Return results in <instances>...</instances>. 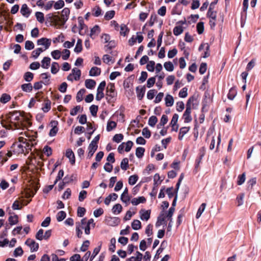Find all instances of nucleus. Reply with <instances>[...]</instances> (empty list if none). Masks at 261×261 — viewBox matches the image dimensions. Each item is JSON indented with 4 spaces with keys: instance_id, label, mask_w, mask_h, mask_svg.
Masks as SVG:
<instances>
[{
    "instance_id": "1",
    "label": "nucleus",
    "mask_w": 261,
    "mask_h": 261,
    "mask_svg": "<svg viewBox=\"0 0 261 261\" xmlns=\"http://www.w3.org/2000/svg\"><path fill=\"white\" fill-rule=\"evenodd\" d=\"M3 127L13 128L18 131L17 140L22 146H28V151L36 144L37 133L30 132L28 128L31 123L29 118L19 112L14 111L7 115L1 122Z\"/></svg>"
},
{
    "instance_id": "2",
    "label": "nucleus",
    "mask_w": 261,
    "mask_h": 261,
    "mask_svg": "<svg viewBox=\"0 0 261 261\" xmlns=\"http://www.w3.org/2000/svg\"><path fill=\"white\" fill-rule=\"evenodd\" d=\"M46 19L50 23V25L57 29L60 28L65 22L59 15L53 13L48 14Z\"/></svg>"
},
{
    "instance_id": "3",
    "label": "nucleus",
    "mask_w": 261,
    "mask_h": 261,
    "mask_svg": "<svg viewBox=\"0 0 261 261\" xmlns=\"http://www.w3.org/2000/svg\"><path fill=\"white\" fill-rule=\"evenodd\" d=\"M175 207H171L167 213L164 212V211H163L160 216L158 217V221L156 223V225L158 226L162 225L163 222L165 221L166 218L171 219L173 215Z\"/></svg>"
},
{
    "instance_id": "4",
    "label": "nucleus",
    "mask_w": 261,
    "mask_h": 261,
    "mask_svg": "<svg viewBox=\"0 0 261 261\" xmlns=\"http://www.w3.org/2000/svg\"><path fill=\"white\" fill-rule=\"evenodd\" d=\"M193 100V98H190L186 104V109L184 112L182 118L184 119V122L188 123H190L192 120V117L191 116V102Z\"/></svg>"
},
{
    "instance_id": "5",
    "label": "nucleus",
    "mask_w": 261,
    "mask_h": 261,
    "mask_svg": "<svg viewBox=\"0 0 261 261\" xmlns=\"http://www.w3.org/2000/svg\"><path fill=\"white\" fill-rule=\"evenodd\" d=\"M101 42L106 44V47L112 48L115 45L114 41L111 40V36L108 34H102L100 36Z\"/></svg>"
},
{
    "instance_id": "6",
    "label": "nucleus",
    "mask_w": 261,
    "mask_h": 261,
    "mask_svg": "<svg viewBox=\"0 0 261 261\" xmlns=\"http://www.w3.org/2000/svg\"><path fill=\"white\" fill-rule=\"evenodd\" d=\"M81 76V71L77 68H73L71 72L67 76V79L68 81L73 82L80 80Z\"/></svg>"
},
{
    "instance_id": "7",
    "label": "nucleus",
    "mask_w": 261,
    "mask_h": 261,
    "mask_svg": "<svg viewBox=\"0 0 261 261\" xmlns=\"http://www.w3.org/2000/svg\"><path fill=\"white\" fill-rule=\"evenodd\" d=\"M133 146V142L131 141H128L126 142H123L118 147V151L119 153H123L124 151L129 152Z\"/></svg>"
},
{
    "instance_id": "8",
    "label": "nucleus",
    "mask_w": 261,
    "mask_h": 261,
    "mask_svg": "<svg viewBox=\"0 0 261 261\" xmlns=\"http://www.w3.org/2000/svg\"><path fill=\"white\" fill-rule=\"evenodd\" d=\"M14 151L17 154H21L28 152V146H22L21 143L18 140L13 144Z\"/></svg>"
},
{
    "instance_id": "9",
    "label": "nucleus",
    "mask_w": 261,
    "mask_h": 261,
    "mask_svg": "<svg viewBox=\"0 0 261 261\" xmlns=\"http://www.w3.org/2000/svg\"><path fill=\"white\" fill-rule=\"evenodd\" d=\"M105 223L111 227H115L118 225L120 223V219L118 217H108L105 220Z\"/></svg>"
},
{
    "instance_id": "10",
    "label": "nucleus",
    "mask_w": 261,
    "mask_h": 261,
    "mask_svg": "<svg viewBox=\"0 0 261 261\" xmlns=\"http://www.w3.org/2000/svg\"><path fill=\"white\" fill-rule=\"evenodd\" d=\"M143 36L141 32H137L136 36H133L128 41V44L130 46H133L135 43L138 42L140 43L143 40Z\"/></svg>"
},
{
    "instance_id": "11",
    "label": "nucleus",
    "mask_w": 261,
    "mask_h": 261,
    "mask_svg": "<svg viewBox=\"0 0 261 261\" xmlns=\"http://www.w3.org/2000/svg\"><path fill=\"white\" fill-rule=\"evenodd\" d=\"M179 116L177 114H174L172 119L170 122V125L171 127L172 132H177L179 128V125L177 124Z\"/></svg>"
},
{
    "instance_id": "12",
    "label": "nucleus",
    "mask_w": 261,
    "mask_h": 261,
    "mask_svg": "<svg viewBox=\"0 0 261 261\" xmlns=\"http://www.w3.org/2000/svg\"><path fill=\"white\" fill-rule=\"evenodd\" d=\"M25 244L30 247L31 252H35L38 250V243L33 239H28L25 242Z\"/></svg>"
},
{
    "instance_id": "13",
    "label": "nucleus",
    "mask_w": 261,
    "mask_h": 261,
    "mask_svg": "<svg viewBox=\"0 0 261 261\" xmlns=\"http://www.w3.org/2000/svg\"><path fill=\"white\" fill-rule=\"evenodd\" d=\"M37 45L44 47V50L47 49L51 45V40L46 38H41L37 40Z\"/></svg>"
},
{
    "instance_id": "14",
    "label": "nucleus",
    "mask_w": 261,
    "mask_h": 261,
    "mask_svg": "<svg viewBox=\"0 0 261 261\" xmlns=\"http://www.w3.org/2000/svg\"><path fill=\"white\" fill-rule=\"evenodd\" d=\"M151 211L141 209L139 211V217L141 220L147 221L150 217Z\"/></svg>"
},
{
    "instance_id": "15",
    "label": "nucleus",
    "mask_w": 261,
    "mask_h": 261,
    "mask_svg": "<svg viewBox=\"0 0 261 261\" xmlns=\"http://www.w3.org/2000/svg\"><path fill=\"white\" fill-rule=\"evenodd\" d=\"M203 50L204 53L202 57L203 58L208 57L210 56V46L207 43H202L200 45L199 50L202 51Z\"/></svg>"
},
{
    "instance_id": "16",
    "label": "nucleus",
    "mask_w": 261,
    "mask_h": 261,
    "mask_svg": "<svg viewBox=\"0 0 261 261\" xmlns=\"http://www.w3.org/2000/svg\"><path fill=\"white\" fill-rule=\"evenodd\" d=\"M65 156L69 159V162L71 165L75 164V160L74 153L71 149L69 148L66 150Z\"/></svg>"
},
{
    "instance_id": "17",
    "label": "nucleus",
    "mask_w": 261,
    "mask_h": 261,
    "mask_svg": "<svg viewBox=\"0 0 261 261\" xmlns=\"http://www.w3.org/2000/svg\"><path fill=\"white\" fill-rule=\"evenodd\" d=\"M97 148L98 145H95L93 143H90L88 147V152L87 154V157L89 158H91L93 156L96 150L97 149Z\"/></svg>"
},
{
    "instance_id": "18",
    "label": "nucleus",
    "mask_w": 261,
    "mask_h": 261,
    "mask_svg": "<svg viewBox=\"0 0 261 261\" xmlns=\"http://www.w3.org/2000/svg\"><path fill=\"white\" fill-rule=\"evenodd\" d=\"M80 225L81 226V228L84 229L85 234L87 235L89 234L90 233L91 226L86 223V219L85 218L81 220Z\"/></svg>"
},
{
    "instance_id": "19",
    "label": "nucleus",
    "mask_w": 261,
    "mask_h": 261,
    "mask_svg": "<svg viewBox=\"0 0 261 261\" xmlns=\"http://www.w3.org/2000/svg\"><path fill=\"white\" fill-rule=\"evenodd\" d=\"M146 198L144 196H139L138 197L133 198L130 202L135 206H136L140 203H144L146 202Z\"/></svg>"
},
{
    "instance_id": "20",
    "label": "nucleus",
    "mask_w": 261,
    "mask_h": 261,
    "mask_svg": "<svg viewBox=\"0 0 261 261\" xmlns=\"http://www.w3.org/2000/svg\"><path fill=\"white\" fill-rule=\"evenodd\" d=\"M52 128L50 130L49 135L50 137H54L56 135L58 128L57 127L58 122L57 121H53L50 123Z\"/></svg>"
},
{
    "instance_id": "21",
    "label": "nucleus",
    "mask_w": 261,
    "mask_h": 261,
    "mask_svg": "<svg viewBox=\"0 0 261 261\" xmlns=\"http://www.w3.org/2000/svg\"><path fill=\"white\" fill-rule=\"evenodd\" d=\"M20 13L22 16L28 18L31 13V11L27 5L24 4L22 5L20 9Z\"/></svg>"
},
{
    "instance_id": "22",
    "label": "nucleus",
    "mask_w": 261,
    "mask_h": 261,
    "mask_svg": "<svg viewBox=\"0 0 261 261\" xmlns=\"http://www.w3.org/2000/svg\"><path fill=\"white\" fill-rule=\"evenodd\" d=\"M174 102V100L173 97L169 94H166L165 98V103L166 106L167 107H171L173 105Z\"/></svg>"
},
{
    "instance_id": "23",
    "label": "nucleus",
    "mask_w": 261,
    "mask_h": 261,
    "mask_svg": "<svg viewBox=\"0 0 261 261\" xmlns=\"http://www.w3.org/2000/svg\"><path fill=\"white\" fill-rule=\"evenodd\" d=\"M117 198V194L116 193H111L105 198L104 202L106 205H109L112 201H115Z\"/></svg>"
},
{
    "instance_id": "24",
    "label": "nucleus",
    "mask_w": 261,
    "mask_h": 261,
    "mask_svg": "<svg viewBox=\"0 0 261 261\" xmlns=\"http://www.w3.org/2000/svg\"><path fill=\"white\" fill-rule=\"evenodd\" d=\"M190 127H182L179 129V132L178 136V139L181 141L183 140L184 136L187 134L190 130Z\"/></svg>"
},
{
    "instance_id": "25",
    "label": "nucleus",
    "mask_w": 261,
    "mask_h": 261,
    "mask_svg": "<svg viewBox=\"0 0 261 261\" xmlns=\"http://www.w3.org/2000/svg\"><path fill=\"white\" fill-rule=\"evenodd\" d=\"M51 59L48 57H45L41 61V66L42 68L47 69L50 64Z\"/></svg>"
},
{
    "instance_id": "26",
    "label": "nucleus",
    "mask_w": 261,
    "mask_h": 261,
    "mask_svg": "<svg viewBox=\"0 0 261 261\" xmlns=\"http://www.w3.org/2000/svg\"><path fill=\"white\" fill-rule=\"evenodd\" d=\"M119 28L120 30L119 29V30L121 36L125 37L127 35L129 32V29L126 24L124 23L121 24L120 25Z\"/></svg>"
},
{
    "instance_id": "27",
    "label": "nucleus",
    "mask_w": 261,
    "mask_h": 261,
    "mask_svg": "<svg viewBox=\"0 0 261 261\" xmlns=\"http://www.w3.org/2000/svg\"><path fill=\"white\" fill-rule=\"evenodd\" d=\"M143 259V254L139 251L136 252L135 256H131L127 258L126 261H142Z\"/></svg>"
},
{
    "instance_id": "28",
    "label": "nucleus",
    "mask_w": 261,
    "mask_h": 261,
    "mask_svg": "<svg viewBox=\"0 0 261 261\" xmlns=\"http://www.w3.org/2000/svg\"><path fill=\"white\" fill-rule=\"evenodd\" d=\"M8 222L11 226L17 224L19 222L18 216L15 214L10 215L8 218Z\"/></svg>"
},
{
    "instance_id": "29",
    "label": "nucleus",
    "mask_w": 261,
    "mask_h": 261,
    "mask_svg": "<svg viewBox=\"0 0 261 261\" xmlns=\"http://www.w3.org/2000/svg\"><path fill=\"white\" fill-rule=\"evenodd\" d=\"M100 73L101 69L97 67H93L89 71V75L90 76H98L100 74Z\"/></svg>"
},
{
    "instance_id": "30",
    "label": "nucleus",
    "mask_w": 261,
    "mask_h": 261,
    "mask_svg": "<svg viewBox=\"0 0 261 261\" xmlns=\"http://www.w3.org/2000/svg\"><path fill=\"white\" fill-rule=\"evenodd\" d=\"M131 226L133 229L135 230H139L142 227L141 222L139 220L135 219L132 221Z\"/></svg>"
},
{
    "instance_id": "31",
    "label": "nucleus",
    "mask_w": 261,
    "mask_h": 261,
    "mask_svg": "<svg viewBox=\"0 0 261 261\" xmlns=\"http://www.w3.org/2000/svg\"><path fill=\"white\" fill-rule=\"evenodd\" d=\"M117 123L115 121L109 120L107 124L106 129L107 132H111L115 129Z\"/></svg>"
},
{
    "instance_id": "32",
    "label": "nucleus",
    "mask_w": 261,
    "mask_h": 261,
    "mask_svg": "<svg viewBox=\"0 0 261 261\" xmlns=\"http://www.w3.org/2000/svg\"><path fill=\"white\" fill-rule=\"evenodd\" d=\"M164 67L168 72H172L174 69V65L171 61L165 62L164 63Z\"/></svg>"
},
{
    "instance_id": "33",
    "label": "nucleus",
    "mask_w": 261,
    "mask_h": 261,
    "mask_svg": "<svg viewBox=\"0 0 261 261\" xmlns=\"http://www.w3.org/2000/svg\"><path fill=\"white\" fill-rule=\"evenodd\" d=\"M85 85L87 88L92 89L95 86L96 82L93 80L87 79L85 81Z\"/></svg>"
},
{
    "instance_id": "34",
    "label": "nucleus",
    "mask_w": 261,
    "mask_h": 261,
    "mask_svg": "<svg viewBox=\"0 0 261 261\" xmlns=\"http://www.w3.org/2000/svg\"><path fill=\"white\" fill-rule=\"evenodd\" d=\"M122 210V206L119 203L115 204L113 206L112 209V213L114 215L119 214L121 212Z\"/></svg>"
},
{
    "instance_id": "35",
    "label": "nucleus",
    "mask_w": 261,
    "mask_h": 261,
    "mask_svg": "<svg viewBox=\"0 0 261 261\" xmlns=\"http://www.w3.org/2000/svg\"><path fill=\"white\" fill-rule=\"evenodd\" d=\"M60 69L59 64L56 62H54L51 63L50 71L53 74H55L58 72Z\"/></svg>"
},
{
    "instance_id": "36",
    "label": "nucleus",
    "mask_w": 261,
    "mask_h": 261,
    "mask_svg": "<svg viewBox=\"0 0 261 261\" xmlns=\"http://www.w3.org/2000/svg\"><path fill=\"white\" fill-rule=\"evenodd\" d=\"M83 49V44H82V40L81 39H79L77 40L74 49V51L76 53H80L82 51Z\"/></svg>"
},
{
    "instance_id": "37",
    "label": "nucleus",
    "mask_w": 261,
    "mask_h": 261,
    "mask_svg": "<svg viewBox=\"0 0 261 261\" xmlns=\"http://www.w3.org/2000/svg\"><path fill=\"white\" fill-rule=\"evenodd\" d=\"M163 179L161 178L160 175L156 173L153 176V185L154 187H157L162 183Z\"/></svg>"
},
{
    "instance_id": "38",
    "label": "nucleus",
    "mask_w": 261,
    "mask_h": 261,
    "mask_svg": "<svg viewBox=\"0 0 261 261\" xmlns=\"http://www.w3.org/2000/svg\"><path fill=\"white\" fill-rule=\"evenodd\" d=\"M155 63L154 61H149L148 62L147 64H146V69L149 71L151 72H153L154 71L155 69Z\"/></svg>"
},
{
    "instance_id": "39",
    "label": "nucleus",
    "mask_w": 261,
    "mask_h": 261,
    "mask_svg": "<svg viewBox=\"0 0 261 261\" xmlns=\"http://www.w3.org/2000/svg\"><path fill=\"white\" fill-rule=\"evenodd\" d=\"M237 94V89L235 87H232L229 91L227 95L228 98L230 100H233Z\"/></svg>"
},
{
    "instance_id": "40",
    "label": "nucleus",
    "mask_w": 261,
    "mask_h": 261,
    "mask_svg": "<svg viewBox=\"0 0 261 261\" xmlns=\"http://www.w3.org/2000/svg\"><path fill=\"white\" fill-rule=\"evenodd\" d=\"M83 111V108L80 106H76L72 108L70 112V114L71 116H75L78 113L81 112Z\"/></svg>"
},
{
    "instance_id": "41",
    "label": "nucleus",
    "mask_w": 261,
    "mask_h": 261,
    "mask_svg": "<svg viewBox=\"0 0 261 261\" xmlns=\"http://www.w3.org/2000/svg\"><path fill=\"white\" fill-rule=\"evenodd\" d=\"M21 88L22 90L25 92H30L33 90V86L31 83L22 84Z\"/></svg>"
},
{
    "instance_id": "42",
    "label": "nucleus",
    "mask_w": 261,
    "mask_h": 261,
    "mask_svg": "<svg viewBox=\"0 0 261 261\" xmlns=\"http://www.w3.org/2000/svg\"><path fill=\"white\" fill-rule=\"evenodd\" d=\"M11 99V96L7 93H3L0 97V102L2 103H6Z\"/></svg>"
},
{
    "instance_id": "43",
    "label": "nucleus",
    "mask_w": 261,
    "mask_h": 261,
    "mask_svg": "<svg viewBox=\"0 0 261 261\" xmlns=\"http://www.w3.org/2000/svg\"><path fill=\"white\" fill-rule=\"evenodd\" d=\"M101 31L100 28L98 25L94 26L90 31V36L92 37L95 35H98Z\"/></svg>"
},
{
    "instance_id": "44",
    "label": "nucleus",
    "mask_w": 261,
    "mask_h": 261,
    "mask_svg": "<svg viewBox=\"0 0 261 261\" xmlns=\"http://www.w3.org/2000/svg\"><path fill=\"white\" fill-rule=\"evenodd\" d=\"M116 241L115 238H113L111 239L110 241V244L109 246V250L112 252H114L116 249Z\"/></svg>"
},
{
    "instance_id": "45",
    "label": "nucleus",
    "mask_w": 261,
    "mask_h": 261,
    "mask_svg": "<svg viewBox=\"0 0 261 261\" xmlns=\"http://www.w3.org/2000/svg\"><path fill=\"white\" fill-rule=\"evenodd\" d=\"M37 20L40 23H43L44 21V14L41 12H36L35 14Z\"/></svg>"
},
{
    "instance_id": "46",
    "label": "nucleus",
    "mask_w": 261,
    "mask_h": 261,
    "mask_svg": "<svg viewBox=\"0 0 261 261\" xmlns=\"http://www.w3.org/2000/svg\"><path fill=\"white\" fill-rule=\"evenodd\" d=\"M168 118L167 115H163L160 120L159 124L158 125V128H161L164 126L168 122Z\"/></svg>"
},
{
    "instance_id": "47",
    "label": "nucleus",
    "mask_w": 261,
    "mask_h": 261,
    "mask_svg": "<svg viewBox=\"0 0 261 261\" xmlns=\"http://www.w3.org/2000/svg\"><path fill=\"white\" fill-rule=\"evenodd\" d=\"M206 203H202L200 206H199L198 211L196 214V217L197 219H198L200 217L203 212L204 211L205 207H206Z\"/></svg>"
},
{
    "instance_id": "48",
    "label": "nucleus",
    "mask_w": 261,
    "mask_h": 261,
    "mask_svg": "<svg viewBox=\"0 0 261 261\" xmlns=\"http://www.w3.org/2000/svg\"><path fill=\"white\" fill-rule=\"evenodd\" d=\"M139 179L138 176L136 174L131 175L129 177L128 182L129 185L133 186L137 182Z\"/></svg>"
},
{
    "instance_id": "49",
    "label": "nucleus",
    "mask_w": 261,
    "mask_h": 261,
    "mask_svg": "<svg viewBox=\"0 0 261 261\" xmlns=\"http://www.w3.org/2000/svg\"><path fill=\"white\" fill-rule=\"evenodd\" d=\"M66 213L63 211H61L59 212L56 215L57 220L58 222H61L66 218Z\"/></svg>"
},
{
    "instance_id": "50",
    "label": "nucleus",
    "mask_w": 261,
    "mask_h": 261,
    "mask_svg": "<svg viewBox=\"0 0 261 261\" xmlns=\"http://www.w3.org/2000/svg\"><path fill=\"white\" fill-rule=\"evenodd\" d=\"M61 51L58 49L52 51L50 53L51 56L55 60H59L61 57Z\"/></svg>"
},
{
    "instance_id": "51",
    "label": "nucleus",
    "mask_w": 261,
    "mask_h": 261,
    "mask_svg": "<svg viewBox=\"0 0 261 261\" xmlns=\"http://www.w3.org/2000/svg\"><path fill=\"white\" fill-rule=\"evenodd\" d=\"M44 51L42 48H37L32 53V57L35 59H37L40 54Z\"/></svg>"
},
{
    "instance_id": "52",
    "label": "nucleus",
    "mask_w": 261,
    "mask_h": 261,
    "mask_svg": "<svg viewBox=\"0 0 261 261\" xmlns=\"http://www.w3.org/2000/svg\"><path fill=\"white\" fill-rule=\"evenodd\" d=\"M115 15V12L114 10H110L107 11L105 16L104 18L107 20H109L112 19Z\"/></svg>"
},
{
    "instance_id": "53",
    "label": "nucleus",
    "mask_w": 261,
    "mask_h": 261,
    "mask_svg": "<svg viewBox=\"0 0 261 261\" xmlns=\"http://www.w3.org/2000/svg\"><path fill=\"white\" fill-rule=\"evenodd\" d=\"M145 152V149L141 147H139L136 148V155L138 158H142L144 155Z\"/></svg>"
},
{
    "instance_id": "54",
    "label": "nucleus",
    "mask_w": 261,
    "mask_h": 261,
    "mask_svg": "<svg viewBox=\"0 0 261 261\" xmlns=\"http://www.w3.org/2000/svg\"><path fill=\"white\" fill-rule=\"evenodd\" d=\"M120 199L122 202L125 203L126 205L129 204L130 199L128 194H121Z\"/></svg>"
},
{
    "instance_id": "55",
    "label": "nucleus",
    "mask_w": 261,
    "mask_h": 261,
    "mask_svg": "<svg viewBox=\"0 0 261 261\" xmlns=\"http://www.w3.org/2000/svg\"><path fill=\"white\" fill-rule=\"evenodd\" d=\"M92 14L95 17H98L101 15V9L98 6H95L92 10Z\"/></svg>"
},
{
    "instance_id": "56",
    "label": "nucleus",
    "mask_w": 261,
    "mask_h": 261,
    "mask_svg": "<svg viewBox=\"0 0 261 261\" xmlns=\"http://www.w3.org/2000/svg\"><path fill=\"white\" fill-rule=\"evenodd\" d=\"M184 31L183 27L181 25H178L173 29V34L175 36H178L182 33Z\"/></svg>"
},
{
    "instance_id": "57",
    "label": "nucleus",
    "mask_w": 261,
    "mask_h": 261,
    "mask_svg": "<svg viewBox=\"0 0 261 261\" xmlns=\"http://www.w3.org/2000/svg\"><path fill=\"white\" fill-rule=\"evenodd\" d=\"M207 15L210 19H216L217 13L213 10V7H210Z\"/></svg>"
},
{
    "instance_id": "58",
    "label": "nucleus",
    "mask_w": 261,
    "mask_h": 261,
    "mask_svg": "<svg viewBox=\"0 0 261 261\" xmlns=\"http://www.w3.org/2000/svg\"><path fill=\"white\" fill-rule=\"evenodd\" d=\"M86 90L84 89H81L77 93L76 99L77 102L81 101L83 99V95L85 93Z\"/></svg>"
},
{
    "instance_id": "59",
    "label": "nucleus",
    "mask_w": 261,
    "mask_h": 261,
    "mask_svg": "<svg viewBox=\"0 0 261 261\" xmlns=\"http://www.w3.org/2000/svg\"><path fill=\"white\" fill-rule=\"evenodd\" d=\"M154 169L155 167L153 164H149L146 167L143 173L145 175H149L154 170Z\"/></svg>"
},
{
    "instance_id": "60",
    "label": "nucleus",
    "mask_w": 261,
    "mask_h": 261,
    "mask_svg": "<svg viewBox=\"0 0 261 261\" xmlns=\"http://www.w3.org/2000/svg\"><path fill=\"white\" fill-rule=\"evenodd\" d=\"M121 168L123 170H126L128 167V160L127 158L122 159L120 164Z\"/></svg>"
},
{
    "instance_id": "61",
    "label": "nucleus",
    "mask_w": 261,
    "mask_h": 261,
    "mask_svg": "<svg viewBox=\"0 0 261 261\" xmlns=\"http://www.w3.org/2000/svg\"><path fill=\"white\" fill-rule=\"evenodd\" d=\"M178 96L180 98H184L188 96V88L187 87H184L179 92Z\"/></svg>"
},
{
    "instance_id": "62",
    "label": "nucleus",
    "mask_w": 261,
    "mask_h": 261,
    "mask_svg": "<svg viewBox=\"0 0 261 261\" xmlns=\"http://www.w3.org/2000/svg\"><path fill=\"white\" fill-rule=\"evenodd\" d=\"M185 109V104L183 101H177L176 103V110L178 112H182Z\"/></svg>"
},
{
    "instance_id": "63",
    "label": "nucleus",
    "mask_w": 261,
    "mask_h": 261,
    "mask_svg": "<svg viewBox=\"0 0 261 261\" xmlns=\"http://www.w3.org/2000/svg\"><path fill=\"white\" fill-rule=\"evenodd\" d=\"M51 108V102L49 100H47L44 103L42 108V110L44 112H48Z\"/></svg>"
},
{
    "instance_id": "64",
    "label": "nucleus",
    "mask_w": 261,
    "mask_h": 261,
    "mask_svg": "<svg viewBox=\"0 0 261 261\" xmlns=\"http://www.w3.org/2000/svg\"><path fill=\"white\" fill-rule=\"evenodd\" d=\"M158 122L157 117L155 116H151L148 120V125L151 127H154Z\"/></svg>"
}]
</instances>
